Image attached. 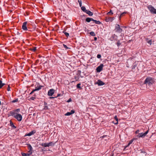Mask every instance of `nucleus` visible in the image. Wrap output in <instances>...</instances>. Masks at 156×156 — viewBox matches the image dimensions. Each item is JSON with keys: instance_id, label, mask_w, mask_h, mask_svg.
<instances>
[{"instance_id": "1", "label": "nucleus", "mask_w": 156, "mask_h": 156, "mask_svg": "<svg viewBox=\"0 0 156 156\" xmlns=\"http://www.w3.org/2000/svg\"><path fill=\"white\" fill-rule=\"evenodd\" d=\"M154 79L150 77H148L146 79L144 82V83L146 84L147 86L150 87L154 83Z\"/></svg>"}, {"instance_id": "2", "label": "nucleus", "mask_w": 156, "mask_h": 156, "mask_svg": "<svg viewBox=\"0 0 156 156\" xmlns=\"http://www.w3.org/2000/svg\"><path fill=\"white\" fill-rule=\"evenodd\" d=\"M14 118H16L18 121H21L22 119V115L16 113L14 116Z\"/></svg>"}, {"instance_id": "3", "label": "nucleus", "mask_w": 156, "mask_h": 156, "mask_svg": "<svg viewBox=\"0 0 156 156\" xmlns=\"http://www.w3.org/2000/svg\"><path fill=\"white\" fill-rule=\"evenodd\" d=\"M148 8L152 13L156 14V9L153 7L151 5L148 6Z\"/></svg>"}, {"instance_id": "4", "label": "nucleus", "mask_w": 156, "mask_h": 156, "mask_svg": "<svg viewBox=\"0 0 156 156\" xmlns=\"http://www.w3.org/2000/svg\"><path fill=\"white\" fill-rule=\"evenodd\" d=\"M148 130H147V131H146L145 133H139L138 135L137 136L139 137H144L146 136L147 134L148 133Z\"/></svg>"}, {"instance_id": "5", "label": "nucleus", "mask_w": 156, "mask_h": 156, "mask_svg": "<svg viewBox=\"0 0 156 156\" xmlns=\"http://www.w3.org/2000/svg\"><path fill=\"white\" fill-rule=\"evenodd\" d=\"M104 65L103 64H101L96 69V70L98 72H100L102 70Z\"/></svg>"}, {"instance_id": "6", "label": "nucleus", "mask_w": 156, "mask_h": 156, "mask_svg": "<svg viewBox=\"0 0 156 156\" xmlns=\"http://www.w3.org/2000/svg\"><path fill=\"white\" fill-rule=\"evenodd\" d=\"M54 90L53 89H51L49 90L48 93V95L49 96H52L54 94Z\"/></svg>"}, {"instance_id": "7", "label": "nucleus", "mask_w": 156, "mask_h": 156, "mask_svg": "<svg viewBox=\"0 0 156 156\" xmlns=\"http://www.w3.org/2000/svg\"><path fill=\"white\" fill-rule=\"evenodd\" d=\"M27 22H24L23 23V25L22 26V29L24 30H27Z\"/></svg>"}, {"instance_id": "8", "label": "nucleus", "mask_w": 156, "mask_h": 156, "mask_svg": "<svg viewBox=\"0 0 156 156\" xmlns=\"http://www.w3.org/2000/svg\"><path fill=\"white\" fill-rule=\"evenodd\" d=\"M114 19V17H106L105 18V20L106 22H109L111 21L112 22Z\"/></svg>"}, {"instance_id": "9", "label": "nucleus", "mask_w": 156, "mask_h": 156, "mask_svg": "<svg viewBox=\"0 0 156 156\" xmlns=\"http://www.w3.org/2000/svg\"><path fill=\"white\" fill-rule=\"evenodd\" d=\"M115 29L117 30V31L119 32H122V30L120 28L119 25L116 24L115 27Z\"/></svg>"}, {"instance_id": "10", "label": "nucleus", "mask_w": 156, "mask_h": 156, "mask_svg": "<svg viewBox=\"0 0 156 156\" xmlns=\"http://www.w3.org/2000/svg\"><path fill=\"white\" fill-rule=\"evenodd\" d=\"M95 83L98 84V85L99 86H102L105 84V83L100 80H98L97 82Z\"/></svg>"}, {"instance_id": "11", "label": "nucleus", "mask_w": 156, "mask_h": 156, "mask_svg": "<svg viewBox=\"0 0 156 156\" xmlns=\"http://www.w3.org/2000/svg\"><path fill=\"white\" fill-rule=\"evenodd\" d=\"M42 86H40L38 87H36L35 89L34 90H33L32 92L30 93V94H31L32 93H33L34 91L37 90H39L41 89Z\"/></svg>"}, {"instance_id": "12", "label": "nucleus", "mask_w": 156, "mask_h": 156, "mask_svg": "<svg viewBox=\"0 0 156 156\" xmlns=\"http://www.w3.org/2000/svg\"><path fill=\"white\" fill-rule=\"evenodd\" d=\"M134 140V139H133L129 141L128 145L125 147L124 150L126 149L127 147L133 143Z\"/></svg>"}, {"instance_id": "13", "label": "nucleus", "mask_w": 156, "mask_h": 156, "mask_svg": "<svg viewBox=\"0 0 156 156\" xmlns=\"http://www.w3.org/2000/svg\"><path fill=\"white\" fill-rule=\"evenodd\" d=\"M16 113L13 112H9L8 114V116H12L14 117V116L15 115Z\"/></svg>"}, {"instance_id": "14", "label": "nucleus", "mask_w": 156, "mask_h": 156, "mask_svg": "<svg viewBox=\"0 0 156 156\" xmlns=\"http://www.w3.org/2000/svg\"><path fill=\"white\" fill-rule=\"evenodd\" d=\"M29 154H27V153H22V154L23 156H29L31 155L32 154V152L30 151H29Z\"/></svg>"}, {"instance_id": "15", "label": "nucleus", "mask_w": 156, "mask_h": 156, "mask_svg": "<svg viewBox=\"0 0 156 156\" xmlns=\"http://www.w3.org/2000/svg\"><path fill=\"white\" fill-rule=\"evenodd\" d=\"M86 13L90 16H92L93 15V13L89 10H86Z\"/></svg>"}, {"instance_id": "16", "label": "nucleus", "mask_w": 156, "mask_h": 156, "mask_svg": "<svg viewBox=\"0 0 156 156\" xmlns=\"http://www.w3.org/2000/svg\"><path fill=\"white\" fill-rule=\"evenodd\" d=\"M93 19L92 18H90L89 17L87 18L86 19V21L87 22L89 23L90 21H93Z\"/></svg>"}, {"instance_id": "17", "label": "nucleus", "mask_w": 156, "mask_h": 156, "mask_svg": "<svg viewBox=\"0 0 156 156\" xmlns=\"http://www.w3.org/2000/svg\"><path fill=\"white\" fill-rule=\"evenodd\" d=\"M35 133V131H32L30 132L28 134H27V136H30L31 135H32L34 134V133Z\"/></svg>"}, {"instance_id": "18", "label": "nucleus", "mask_w": 156, "mask_h": 156, "mask_svg": "<svg viewBox=\"0 0 156 156\" xmlns=\"http://www.w3.org/2000/svg\"><path fill=\"white\" fill-rule=\"evenodd\" d=\"M114 119L116 120V122H113V123L115 125H117L118 124V119L117 117V116H115L114 117Z\"/></svg>"}, {"instance_id": "19", "label": "nucleus", "mask_w": 156, "mask_h": 156, "mask_svg": "<svg viewBox=\"0 0 156 156\" xmlns=\"http://www.w3.org/2000/svg\"><path fill=\"white\" fill-rule=\"evenodd\" d=\"M93 21L94 22L95 24H100L101 23V22L100 21H97L96 20H94V19H93Z\"/></svg>"}, {"instance_id": "20", "label": "nucleus", "mask_w": 156, "mask_h": 156, "mask_svg": "<svg viewBox=\"0 0 156 156\" xmlns=\"http://www.w3.org/2000/svg\"><path fill=\"white\" fill-rule=\"evenodd\" d=\"M41 145L42 147H49L48 143H42Z\"/></svg>"}, {"instance_id": "21", "label": "nucleus", "mask_w": 156, "mask_h": 156, "mask_svg": "<svg viewBox=\"0 0 156 156\" xmlns=\"http://www.w3.org/2000/svg\"><path fill=\"white\" fill-rule=\"evenodd\" d=\"M28 149L29 150V151H30L31 152V151L32 149V146H31V145L30 144H28Z\"/></svg>"}, {"instance_id": "22", "label": "nucleus", "mask_w": 156, "mask_h": 156, "mask_svg": "<svg viewBox=\"0 0 156 156\" xmlns=\"http://www.w3.org/2000/svg\"><path fill=\"white\" fill-rule=\"evenodd\" d=\"M5 85V83H2V81L0 80V88H1L3 86Z\"/></svg>"}, {"instance_id": "23", "label": "nucleus", "mask_w": 156, "mask_h": 156, "mask_svg": "<svg viewBox=\"0 0 156 156\" xmlns=\"http://www.w3.org/2000/svg\"><path fill=\"white\" fill-rule=\"evenodd\" d=\"M10 126H11L14 129H15L16 128V126H15L12 123V122L11 121H10Z\"/></svg>"}, {"instance_id": "24", "label": "nucleus", "mask_w": 156, "mask_h": 156, "mask_svg": "<svg viewBox=\"0 0 156 156\" xmlns=\"http://www.w3.org/2000/svg\"><path fill=\"white\" fill-rule=\"evenodd\" d=\"M48 146H54V143L52 142H51L49 143H48Z\"/></svg>"}, {"instance_id": "25", "label": "nucleus", "mask_w": 156, "mask_h": 156, "mask_svg": "<svg viewBox=\"0 0 156 156\" xmlns=\"http://www.w3.org/2000/svg\"><path fill=\"white\" fill-rule=\"evenodd\" d=\"M81 9L83 12H86V11L87 10L86 9L85 7L84 6H82L81 7Z\"/></svg>"}, {"instance_id": "26", "label": "nucleus", "mask_w": 156, "mask_h": 156, "mask_svg": "<svg viewBox=\"0 0 156 156\" xmlns=\"http://www.w3.org/2000/svg\"><path fill=\"white\" fill-rule=\"evenodd\" d=\"M63 33H64L65 34V35L67 37H68L69 36V34L68 33L66 32H65L64 31H63Z\"/></svg>"}, {"instance_id": "27", "label": "nucleus", "mask_w": 156, "mask_h": 156, "mask_svg": "<svg viewBox=\"0 0 156 156\" xmlns=\"http://www.w3.org/2000/svg\"><path fill=\"white\" fill-rule=\"evenodd\" d=\"M90 34L91 36H95V33L93 31L91 32L90 33Z\"/></svg>"}, {"instance_id": "28", "label": "nucleus", "mask_w": 156, "mask_h": 156, "mask_svg": "<svg viewBox=\"0 0 156 156\" xmlns=\"http://www.w3.org/2000/svg\"><path fill=\"white\" fill-rule=\"evenodd\" d=\"M117 45L118 47H119L121 44L120 40H118L117 43Z\"/></svg>"}, {"instance_id": "29", "label": "nucleus", "mask_w": 156, "mask_h": 156, "mask_svg": "<svg viewBox=\"0 0 156 156\" xmlns=\"http://www.w3.org/2000/svg\"><path fill=\"white\" fill-rule=\"evenodd\" d=\"M81 84L80 83H78L76 85V87L78 89H81V87H80Z\"/></svg>"}, {"instance_id": "30", "label": "nucleus", "mask_w": 156, "mask_h": 156, "mask_svg": "<svg viewBox=\"0 0 156 156\" xmlns=\"http://www.w3.org/2000/svg\"><path fill=\"white\" fill-rule=\"evenodd\" d=\"M31 50L34 52L36 50V47H34L33 48L31 49Z\"/></svg>"}, {"instance_id": "31", "label": "nucleus", "mask_w": 156, "mask_h": 156, "mask_svg": "<svg viewBox=\"0 0 156 156\" xmlns=\"http://www.w3.org/2000/svg\"><path fill=\"white\" fill-rule=\"evenodd\" d=\"M108 15H110L111 14H113V13L112 12V10H111L109 12L107 13Z\"/></svg>"}, {"instance_id": "32", "label": "nucleus", "mask_w": 156, "mask_h": 156, "mask_svg": "<svg viewBox=\"0 0 156 156\" xmlns=\"http://www.w3.org/2000/svg\"><path fill=\"white\" fill-rule=\"evenodd\" d=\"M126 12H123L122 13H121V14H120V16H119V19H121V17L122 16V14H126Z\"/></svg>"}, {"instance_id": "33", "label": "nucleus", "mask_w": 156, "mask_h": 156, "mask_svg": "<svg viewBox=\"0 0 156 156\" xmlns=\"http://www.w3.org/2000/svg\"><path fill=\"white\" fill-rule=\"evenodd\" d=\"M71 113H70V112H67V113H66L65 115L66 116H69L71 115Z\"/></svg>"}, {"instance_id": "34", "label": "nucleus", "mask_w": 156, "mask_h": 156, "mask_svg": "<svg viewBox=\"0 0 156 156\" xmlns=\"http://www.w3.org/2000/svg\"><path fill=\"white\" fill-rule=\"evenodd\" d=\"M18 101V99H16L14 100H13L12 101V102L15 103V102H17Z\"/></svg>"}, {"instance_id": "35", "label": "nucleus", "mask_w": 156, "mask_h": 156, "mask_svg": "<svg viewBox=\"0 0 156 156\" xmlns=\"http://www.w3.org/2000/svg\"><path fill=\"white\" fill-rule=\"evenodd\" d=\"M63 45L64 47L66 49H68L69 48L66 45H65V44H63Z\"/></svg>"}, {"instance_id": "36", "label": "nucleus", "mask_w": 156, "mask_h": 156, "mask_svg": "<svg viewBox=\"0 0 156 156\" xmlns=\"http://www.w3.org/2000/svg\"><path fill=\"white\" fill-rule=\"evenodd\" d=\"M78 2L79 3L80 6V7H81L82 6V4L81 1L78 0Z\"/></svg>"}, {"instance_id": "37", "label": "nucleus", "mask_w": 156, "mask_h": 156, "mask_svg": "<svg viewBox=\"0 0 156 156\" xmlns=\"http://www.w3.org/2000/svg\"><path fill=\"white\" fill-rule=\"evenodd\" d=\"M147 42L150 44V45H151L152 44L151 41V40H149L148 41H147Z\"/></svg>"}, {"instance_id": "38", "label": "nucleus", "mask_w": 156, "mask_h": 156, "mask_svg": "<svg viewBox=\"0 0 156 156\" xmlns=\"http://www.w3.org/2000/svg\"><path fill=\"white\" fill-rule=\"evenodd\" d=\"M74 79L76 80V81H78L79 79V78L77 76H75Z\"/></svg>"}, {"instance_id": "39", "label": "nucleus", "mask_w": 156, "mask_h": 156, "mask_svg": "<svg viewBox=\"0 0 156 156\" xmlns=\"http://www.w3.org/2000/svg\"><path fill=\"white\" fill-rule=\"evenodd\" d=\"M35 99V98L34 97H32L30 98V100H34Z\"/></svg>"}, {"instance_id": "40", "label": "nucleus", "mask_w": 156, "mask_h": 156, "mask_svg": "<svg viewBox=\"0 0 156 156\" xmlns=\"http://www.w3.org/2000/svg\"><path fill=\"white\" fill-rule=\"evenodd\" d=\"M101 57V55L100 54H98L97 55V58H100Z\"/></svg>"}, {"instance_id": "41", "label": "nucleus", "mask_w": 156, "mask_h": 156, "mask_svg": "<svg viewBox=\"0 0 156 156\" xmlns=\"http://www.w3.org/2000/svg\"><path fill=\"white\" fill-rule=\"evenodd\" d=\"M10 88L9 85H8L7 88V90L8 91H9L10 90Z\"/></svg>"}, {"instance_id": "42", "label": "nucleus", "mask_w": 156, "mask_h": 156, "mask_svg": "<svg viewBox=\"0 0 156 156\" xmlns=\"http://www.w3.org/2000/svg\"><path fill=\"white\" fill-rule=\"evenodd\" d=\"M70 113H71V114H73L75 112V111L73 110H72L71 112H70Z\"/></svg>"}, {"instance_id": "43", "label": "nucleus", "mask_w": 156, "mask_h": 156, "mask_svg": "<svg viewBox=\"0 0 156 156\" xmlns=\"http://www.w3.org/2000/svg\"><path fill=\"white\" fill-rule=\"evenodd\" d=\"M48 109V107L47 106H45L44 109L45 110H47Z\"/></svg>"}, {"instance_id": "44", "label": "nucleus", "mask_w": 156, "mask_h": 156, "mask_svg": "<svg viewBox=\"0 0 156 156\" xmlns=\"http://www.w3.org/2000/svg\"><path fill=\"white\" fill-rule=\"evenodd\" d=\"M16 111L17 112H19L20 111V109H16Z\"/></svg>"}, {"instance_id": "45", "label": "nucleus", "mask_w": 156, "mask_h": 156, "mask_svg": "<svg viewBox=\"0 0 156 156\" xmlns=\"http://www.w3.org/2000/svg\"><path fill=\"white\" fill-rule=\"evenodd\" d=\"M139 132V130H137V131H136L135 132V133L136 134L138 133Z\"/></svg>"}, {"instance_id": "46", "label": "nucleus", "mask_w": 156, "mask_h": 156, "mask_svg": "<svg viewBox=\"0 0 156 156\" xmlns=\"http://www.w3.org/2000/svg\"><path fill=\"white\" fill-rule=\"evenodd\" d=\"M141 153H144V154H145L146 153V152L144 151H141Z\"/></svg>"}, {"instance_id": "47", "label": "nucleus", "mask_w": 156, "mask_h": 156, "mask_svg": "<svg viewBox=\"0 0 156 156\" xmlns=\"http://www.w3.org/2000/svg\"><path fill=\"white\" fill-rule=\"evenodd\" d=\"M60 96V94H58V95H57V96L55 97L56 98H57L59 96Z\"/></svg>"}, {"instance_id": "48", "label": "nucleus", "mask_w": 156, "mask_h": 156, "mask_svg": "<svg viewBox=\"0 0 156 156\" xmlns=\"http://www.w3.org/2000/svg\"><path fill=\"white\" fill-rule=\"evenodd\" d=\"M97 38L96 37H94V41H96L97 40Z\"/></svg>"}, {"instance_id": "49", "label": "nucleus", "mask_w": 156, "mask_h": 156, "mask_svg": "<svg viewBox=\"0 0 156 156\" xmlns=\"http://www.w3.org/2000/svg\"><path fill=\"white\" fill-rule=\"evenodd\" d=\"M55 98V97H49V98H50V99H52V98Z\"/></svg>"}, {"instance_id": "50", "label": "nucleus", "mask_w": 156, "mask_h": 156, "mask_svg": "<svg viewBox=\"0 0 156 156\" xmlns=\"http://www.w3.org/2000/svg\"><path fill=\"white\" fill-rule=\"evenodd\" d=\"M71 98L69 99V100H68V102H69V101H71Z\"/></svg>"}, {"instance_id": "51", "label": "nucleus", "mask_w": 156, "mask_h": 156, "mask_svg": "<svg viewBox=\"0 0 156 156\" xmlns=\"http://www.w3.org/2000/svg\"><path fill=\"white\" fill-rule=\"evenodd\" d=\"M114 156V154H113L111 156Z\"/></svg>"}, {"instance_id": "52", "label": "nucleus", "mask_w": 156, "mask_h": 156, "mask_svg": "<svg viewBox=\"0 0 156 156\" xmlns=\"http://www.w3.org/2000/svg\"><path fill=\"white\" fill-rule=\"evenodd\" d=\"M27 154H29V151H28V153H27Z\"/></svg>"}, {"instance_id": "53", "label": "nucleus", "mask_w": 156, "mask_h": 156, "mask_svg": "<svg viewBox=\"0 0 156 156\" xmlns=\"http://www.w3.org/2000/svg\"><path fill=\"white\" fill-rule=\"evenodd\" d=\"M47 103L45 104V105H47Z\"/></svg>"}, {"instance_id": "54", "label": "nucleus", "mask_w": 156, "mask_h": 156, "mask_svg": "<svg viewBox=\"0 0 156 156\" xmlns=\"http://www.w3.org/2000/svg\"><path fill=\"white\" fill-rule=\"evenodd\" d=\"M1 88H0V89Z\"/></svg>"}]
</instances>
